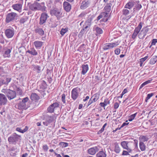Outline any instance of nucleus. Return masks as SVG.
Masks as SVG:
<instances>
[{"mask_svg": "<svg viewBox=\"0 0 157 157\" xmlns=\"http://www.w3.org/2000/svg\"><path fill=\"white\" fill-rule=\"evenodd\" d=\"M121 145L124 149L131 152L134 150L136 147H137L138 141L134 140V142L123 141L121 142Z\"/></svg>", "mask_w": 157, "mask_h": 157, "instance_id": "nucleus-1", "label": "nucleus"}, {"mask_svg": "<svg viewBox=\"0 0 157 157\" xmlns=\"http://www.w3.org/2000/svg\"><path fill=\"white\" fill-rule=\"evenodd\" d=\"M29 100L28 97H25L22 99L19 98L17 101L19 100V103L15 105V107L17 109L20 110H26L29 108L27 105L28 103V101Z\"/></svg>", "mask_w": 157, "mask_h": 157, "instance_id": "nucleus-2", "label": "nucleus"}, {"mask_svg": "<svg viewBox=\"0 0 157 157\" xmlns=\"http://www.w3.org/2000/svg\"><path fill=\"white\" fill-rule=\"evenodd\" d=\"M2 91L6 94L10 100L16 97L15 91L9 89H3Z\"/></svg>", "mask_w": 157, "mask_h": 157, "instance_id": "nucleus-3", "label": "nucleus"}, {"mask_svg": "<svg viewBox=\"0 0 157 157\" xmlns=\"http://www.w3.org/2000/svg\"><path fill=\"white\" fill-rule=\"evenodd\" d=\"M50 14L52 16H55L58 19H60L62 16V12L61 9L54 8L51 10Z\"/></svg>", "mask_w": 157, "mask_h": 157, "instance_id": "nucleus-4", "label": "nucleus"}, {"mask_svg": "<svg viewBox=\"0 0 157 157\" xmlns=\"http://www.w3.org/2000/svg\"><path fill=\"white\" fill-rule=\"evenodd\" d=\"M21 137L20 135H18L16 133H13L11 136L8 138V141L12 143H14L18 141L19 139Z\"/></svg>", "mask_w": 157, "mask_h": 157, "instance_id": "nucleus-5", "label": "nucleus"}, {"mask_svg": "<svg viewBox=\"0 0 157 157\" xmlns=\"http://www.w3.org/2000/svg\"><path fill=\"white\" fill-rule=\"evenodd\" d=\"M80 91V88L77 87L72 89L71 92V97L74 100H75L78 97V91Z\"/></svg>", "mask_w": 157, "mask_h": 157, "instance_id": "nucleus-6", "label": "nucleus"}, {"mask_svg": "<svg viewBox=\"0 0 157 157\" xmlns=\"http://www.w3.org/2000/svg\"><path fill=\"white\" fill-rule=\"evenodd\" d=\"M17 14L15 13L11 12L8 13L6 17V22L9 23L13 20L15 17L17 16Z\"/></svg>", "mask_w": 157, "mask_h": 157, "instance_id": "nucleus-7", "label": "nucleus"}, {"mask_svg": "<svg viewBox=\"0 0 157 157\" xmlns=\"http://www.w3.org/2000/svg\"><path fill=\"white\" fill-rule=\"evenodd\" d=\"M118 45V44L117 43H106L104 44L103 47V49L104 50H107L110 48L115 47Z\"/></svg>", "mask_w": 157, "mask_h": 157, "instance_id": "nucleus-8", "label": "nucleus"}, {"mask_svg": "<svg viewBox=\"0 0 157 157\" xmlns=\"http://www.w3.org/2000/svg\"><path fill=\"white\" fill-rule=\"evenodd\" d=\"M49 17L46 13L44 12L41 13L40 18L39 24L42 25L46 23L47 18Z\"/></svg>", "mask_w": 157, "mask_h": 157, "instance_id": "nucleus-9", "label": "nucleus"}, {"mask_svg": "<svg viewBox=\"0 0 157 157\" xmlns=\"http://www.w3.org/2000/svg\"><path fill=\"white\" fill-rule=\"evenodd\" d=\"M142 27V24L140 22L138 26L136 27L134 30V33L132 36V39H134L136 38L138 33H139L140 29Z\"/></svg>", "mask_w": 157, "mask_h": 157, "instance_id": "nucleus-10", "label": "nucleus"}, {"mask_svg": "<svg viewBox=\"0 0 157 157\" xmlns=\"http://www.w3.org/2000/svg\"><path fill=\"white\" fill-rule=\"evenodd\" d=\"M5 33L8 38H12L14 34V29H7L5 31Z\"/></svg>", "mask_w": 157, "mask_h": 157, "instance_id": "nucleus-11", "label": "nucleus"}, {"mask_svg": "<svg viewBox=\"0 0 157 157\" xmlns=\"http://www.w3.org/2000/svg\"><path fill=\"white\" fill-rule=\"evenodd\" d=\"M138 2H139L136 1L135 0H130L125 5L124 8L130 9L135 5L136 3H138Z\"/></svg>", "mask_w": 157, "mask_h": 157, "instance_id": "nucleus-12", "label": "nucleus"}, {"mask_svg": "<svg viewBox=\"0 0 157 157\" xmlns=\"http://www.w3.org/2000/svg\"><path fill=\"white\" fill-rule=\"evenodd\" d=\"M11 78L7 76L2 77L0 78V82L2 84L7 85L11 81Z\"/></svg>", "mask_w": 157, "mask_h": 157, "instance_id": "nucleus-13", "label": "nucleus"}, {"mask_svg": "<svg viewBox=\"0 0 157 157\" xmlns=\"http://www.w3.org/2000/svg\"><path fill=\"white\" fill-rule=\"evenodd\" d=\"M99 148L98 147L95 146L90 148L87 150V153L90 155H93L98 151L99 150Z\"/></svg>", "mask_w": 157, "mask_h": 157, "instance_id": "nucleus-14", "label": "nucleus"}, {"mask_svg": "<svg viewBox=\"0 0 157 157\" xmlns=\"http://www.w3.org/2000/svg\"><path fill=\"white\" fill-rule=\"evenodd\" d=\"M22 6V3H20L13 4L12 7L14 10L20 12L21 11Z\"/></svg>", "mask_w": 157, "mask_h": 157, "instance_id": "nucleus-15", "label": "nucleus"}, {"mask_svg": "<svg viewBox=\"0 0 157 157\" xmlns=\"http://www.w3.org/2000/svg\"><path fill=\"white\" fill-rule=\"evenodd\" d=\"M7 99L5 95L2 94H0V105H4L6 104Z\"/></svg>", "mask_w": 157, "mask_h": 157, "instance_id": "nucleus-16", "label": "nucleus"}, {"mask_svg": "<svg viewBox=\"0 0 157 157\" xmlns=\"http://www.w3.org/2000/svg\"><path fill=\"white\" fill-rule=\"evenodd\" d=\"M37 10H41L43 12L46 10V7L45 6L44 2H43L40 3L37 2Z\"/></svg>", "mask_w": 157, "mask_h": 157, "instance_id": "nucleus-17", "label": "nucleus"}, {"mask_svg": "<svg viewBox=\"0 0 157 157\" xmlns=\"http://www.w3.org/2000/svg\"><path fill=\"white\" fill-rule=\"evenodd\" d=\"M63 6L64 9L67 12H68L70 10L71 7V4L66 1L64 2Z\"/></svg>", "mask_w": 157, "mask_h": 157, "instance_id": "nucleus-18", "label": "nucleus"}, {"mask_svg": "<svg viewBox=\"0 0 157 157\" xmlns=\"http://www.w3.org/2000/svg\"><path fill=\"white\" fill-rule=\"evenodd\" d=\"M32 67L33 68V69L34 71H36L38 73H40L43 69H42L41 67L39 65H32Z\"/></svg>", "mask_w": 157, "mask_h": 157, "instance_id": "nucleus-19", "label": "nucleus"}, {"mask_svg": "<svg viewBox=\"0 0 157 157\" xmlns=\"http://www.w3.org/2000/svg\"><path fill=\"white\" fill-rule=\"evenodd\" d=\"M46 120H47L48 122L50 124L55 121V118L53 115L50 116L47 115L46 118Z\"/></svg>", "mask_w": 157, "mask_h": 157, "instance_id": "nucleus-20", "label": "nucleus"}, {"mask_svg": "<svg viewBox=\"0 0 157 157\" xmlns=\"http://www.w3.org/2000/svg\"><path fill=\"white\" fill-rule=\"evenodd\" d=\"M90 4V2L87 1L86 0L83 1L80 6V8L81 9L84 10L86 8L88 7Z\"/></svg>", "mask_w": 157, "mask_h": 157, "instance_id": "nucleus-21", "label": "nucleus"}, {"mask_svg": "<svg viewBox=\"0 0 157 157\" xmlns=\"http://www.w3.org/2000/svg\"><path fill=\"white\" fill-rule=\"evenodd\" d=\"M93 30L96 31V36L102 34L103 33V31L102 29L97 26L94 27L93 28Z\"/></svg>", "mask_w": 157, "mask_h": 157, "instance_id": "nucleus-22", "label": "nucleus"}, {"mask_svg": "<svg viewBox=\"0 0 157 157\" xmlns=\"http://www.w3.org/2000/svg\"><path fill=\"white\" fill-rule=\"evenodd\" d=\"M39 84V86L40 89H45L47 88V85L46 82L44 80H42L38 83Z\"/></svg>", "mask_w": 157, "mask_h": 157, "instance_id": "nucleus-23", "label": "nucleus"}, {"mask_svg": "<svg viewBox=\"0 0 157 157\" xmlns=\"http://www.w3.org/2000/svg\"><path fill=\"white\" fill-rule=\"evenodd\" d=\"M82 71L81 74L83 75H85L88 70V65L87 64L82 65Z\"/></svg>", "mask_w": 157, "mask_h": 157, "instance_id": "nucleus-24", "label": "nucleus"}, {"mask_svg": "<svg viewBox=\"0 0 157 157\" xmlns=\"http://www.w3.org/2000/svg\"><path fill=\"white\" fill-rule=\"evenodd\" d=\"M37 2H35L33 4L29 5V8L32 11H36L37 10Z\"/></svg>", "mask_w": 157, "mask_h": 157, "instance_id": "nucleus-25", "label": "nucleus"}, {"mask_svg": "<svg viewBox=\"0 0 157 157\" xmlns=\"http://www.w3.org/2000/svg\"><path fill=\"white\" fill-rule=\"evenodd\" d=\"M43 43V42L39 40L35 41L33 43L35 48H41L42 46Z\"/></svg>", "mask_w": 157, "mask_h": 157, "instance_id": "nucleus-26", "label": "nucleus"}, {"mask_svg": "<svg viewBox=\"0 0 157 157\" xmlns=\"http://www.w3.org/2000/svg\"><path fill=\"white\" fill-rule=\"evenodd\" d=\"M102 14V18H103V20L104 22L107 21L109 18V13L106 12H103L101 13Z\"/></svg>", "mask_w": 157, "mask_h": 157, "instance_id": "nucleus-27", "label": "nucleus"}, {"mask_svg": "<svg viewBox=\"0 0 157 157\" xmlns=\"http://www.w3.org/2000/svg\"><path fill=\"white\" fill-rule=\"evenodd\" d=\"M36 33H38L40 35L42 36L44 34V32L42 29L39 28H36L34 30Z\"/></svg>", "mask_w": 157, "mask_h": 157, "instance_id": "nucleus-28", "label": "nucleus"}, {"mask_svg": "<svg viewBox=\"0 0 157 157\" xmlns=\"http://www.w3.org/2000/svg\"><path fill=\"white\" fill-rule=\"evenodd\" d=\"M136 1L139 2L137 3H136L135 5V6L133 8L134 11L135 10L138 11L140 10L142 8V5L141 4H140V1L139 0H136Z\"/></svg>", "mask_w": 157, "mask_h": 157, "instance_id": "nucleus-29", "label": "nucleus"}, {"mask_svg": "<svg viewBox=\"0 0 157 157\" xmlns=\"http://www.w3.org/2000/svg\"><path fill=\"white\" fill-rule=\"evenodd\" d=\"M27 52L33 56L37 55L38 54L37 52L34 48H32L28 50L27 51Z\"/></svg>", "mask_w": 157, "mask_h": 157, "instance_id": "nucleus-30", "label": "nucleus"}, {"mask_svg": "<svg viewBox=\"0 0 157 157\" xmlns=\"http://www.w3.org/2000/svg\"><path fill=\"white\" fill-rule=\"evenodd\" d=\"M31 99L33 101L37 100L39 99V97L36 94L33 93L31 96Z\"/></svg>", "mask_w": 157, "mask_h": 157, "instance_id": "nucleus-31", "label": "nucleus"}, {"mask_svg": "<svg viewBox=\"0 0 157 157\" xmlns=\"http://www.w3.org/2000/svg\"><path fill=\"white\" fill-rule=\"evenodd\" d=\"M98 157H106V155L105 154V151H101L97 153L96 155Z\"/></svg>", "mask_w": 157, "mask_h": 157, "instance_id": "nucleus-32", "label": "nucleus"}, {"mask_svg": "<svg viewBox=\"0 0 157 157\" xmlns=\"http://www.w3.org/2000/svg\"><path fill=\"white\" fill-rule=\"evenodd\" d=\"M115 148L114 151L116 153H118L121 151V148L120 147L118 143H116L114 144Z\"/></svg>", "mask_w": 157, "mask_h": 157, "instance_id": "nucleus-33", "label": "nucleus"}, {"mask_svg": "<svg viewBox=\"0 0 157 157\" xmlns=\"http://www.w3.org/2000/svg\"><path fill=\"white\" fill-rule=\"evenodd\" d=\"M111 3H107L106 5L105 6L104 8L106 12L109 13L111 9Z\"/></svg>", "mask_w": 157, "mask_h": 157, "instance_id": "nucleus-34", "label": "nucleus"}, {"mask_svg": "<svg viewBox=\"0 0 157 157\" xmlns=\"http://www.w3.org/2000/svg\"><path fill=\"white\" fill-rule=\"evenodd\" d=\"M157 61V56H153L150 59V63L151 64H154Z\"/></svg>", "mask_w": 157, "mask_h": 157, "instance_id": "nucleus-35", "label": "nucleus"}, {"mask_svg": "<svg viewBox=\"0 0 157 157\" xmlns=\"http://www.w3.org/2000/svg\"><path fill=\"white\" fill-rule=\"evenodd\" d=\"M28 128L27 126H26L23 130H22L20 128L17 127L16 128V130L20 132L24 133L27 131Z\"/></svg>", "mask_w": 157, "mask_h": 157, "instance_id": "nucleus-36", "label": "nucleus"}, {"mask_svg": "<svg viewBox=\"0 0 157 157\" xmlns=\"http://www.w3.org/2000/svg\"><path fill=\"white\" fill-rule=\"evenodd\" d=\"M139 146L140 149L141 151H144L145 150L146 146L143 142L140 141L139 143Z\"/></svg>", "mask_w": 157, "mask_h": 157, "instance_id": "nucleus-37", "label": "nucleus"}, {"mask_svg": "<svg viewBox=\"0 0 157 157\" xmlns=\"http://www.w3.org/2000/svg\"><path fill=\"white\" fill-rule=\"evenodd\" d=\"M28 18L27 17H22L20 20L19 22L21 24H24L28 20Z\"/></svg>", "mask_w": 157, "mask_h": 157, "instance_id": "nucleus-38", "label": "nucleus"}, {"mask_svg": "<svg viewBox=\"0 0 157 157\" xmlns=\"http://www.w3.org/2000/svg\"><path fill=\"white\" fill-rule=\"evenodd\" d=\"M68 28H66L65 29L62 28L60 31V34L62 35V36H63L68 31Z\"/></svg>", "mask_w": 157, "mask_h": 157, "instance_id": "nucleus-39", "label": "nucleus"}, {"mask_svg": "<svg viewBox=\"0 0 157 157\" xmlns=\"http://www.w3.org/2000/svg\"><path fill=\"white\" fill-rule=\"evenodd\" d=\"M92 21V18H89L85 21L84 24H85V25H87L90 26L91 25Z\"/></svg>", "mask_w": 157, "mask_h": 157, "instance_id": "nucleus-40", "label": "nucleus"}, {"mask_svg": "<svg viewBox=\"0 0 157 157\" xmlns=\"http://www.w3.org/2000/svg\"><path fill=\"white\" fill-rule=\"evenodd\" d=\"M149 29L147 27H145L143 28L141 31L143 32V35L145 36L146 33L148 32Z\"/></svg>", "mask_w": 157, "mask_h": 157, "instance_id": "nucleus-41", "label": "nucleus"}, {"mask_svg": "<svg viewBox=\"0 0 157 157\" xmlns=\"http://www.w3.org/2000/svg\"><path fill=\"white\" fill-rule=\"evenodd\" d=\"M27 104V105L29 106V108H30V109H32L33 108L34 106H35V104L33 101H31L30 103L28 102V103Z\"/></svg>", "mask_w": 157, "mask_h": 157, "instance_id": "nucleus-42", "label": "nucleus"}, {"mask_svg": "<svg viewBox=\"0 0 157 157\" xmlns=\"http://www.w3.org/2000/svg\"><path fill=\"white\" fill-rule=\"evenodd\" d=\"M140 138L141 139V141L142 142H144L145 141H147L148 140V138L146 137V136H140Z\"/></svg>", "mask_w": 157, "mask_h": 157, "instance_id": "nucleus-43", "label": "nucleus"}, {"mask_svg": "<svg viewBox=\"0 0 157 157\" xmlns=\"http://www.w3.org/2000/svg\"><path fill=\"white\" fill-rule=\"evenodd\" d=\"M66 98V95L65 94H63L62 95V98H61V100L62 101L63 103L64 104H66V101L65 100Z\"/></svg>", "mask_w": 157, "mask_h": 157, "instance_id": "nucleus-44", "label": "nucleus"}, {"mask_svg": "<svg viewBox=\"0 0 157 157\" xmlns=\"http://www.w3.org/2000/svg\"><path fill=\"white\" fill-rule=\"evenodd\" d=\"M47 110L48 112L50 113H52L54 112V109L51 105L48 107Z\"/></svg>", "mask_w": 157, "mask_h": 157, "instance_id": "nucleus-45", "label": "nucleus"}, {"mask_svg": "<svg viewBox=\"0 0 157 157\" xmlns=\"http://www.w3.org/2000/svg\"><path fill=\"white\" fill-rule=\"evenodd\" d=\"M136 114L137 113H136L133 114L132 115L130 116H129L128 118V121H132L134 119Z\"/></svg>", "mask_w": 157, "mask_h": 157, "instance_id": "nucleus-46", "label": "nucleus"}, {"mask_svg": "<svg viewBox=\"0 0 157 157\" xmlns=\"http://www.w3.org/2000/svg\"><path fill=\"white\" fill-rule=\"evenodd\" d=\"M151 82V80H149L143 83L140 86V89L142 88L143 86L150 83Z\"/></svg>", "mask_w": 157, "mask_h": 157, "instance_id": "nucleus-47", "label": "nucleus"}, {"mask_svg": "<svg viewBox=\"0 0 157 157\" xmlns=\"http://www.w3.org/2000/svg\"><path fill=\"white\" fill-rule=\"evenodd\" d=\"M153 93H151V94H148L147 95V97L145 99V101L146 102H147V100L149 99L153 95Z\"/></svg>", "mask_w": 157, "mask_h": 157, "instance_id": "nucleus-48", "label": "nucleus"}, {"mask_svg": "<svg viewBox=\"0 0 157 157\" xmlns=\"http://www.w3.org/2000/svg\"><path fill=\"white\" fill-rule=\"evenodd\" d=\"M129 11L127 9H124L122 10V13L123 15H127L129 13Z\"/></svg>", "mask_w": 157, "mask_h": 157, "instance_id": "nucleus-49", "label": "nucleus"}, {"mask_svg": "<svg viewBox=\"0 0 157 157\" xmlns=\"http://www.w3.org/2000/svg\"><path fill=\"white\" fill-rule=\"evenodd\" d=\"M91 98L92 99V100L94 102L97 101L98 99V97L96 95H94L92 96Z\"/></svg>", "mask_w": 157, "mask_h": 157, "instance_id": "nucleus-50", "label": "nucleus"}, {"mask_svg": "<svg viewBox=\"0 0 157 157\" xmlns=\"http://www.w3.org/2000/svg\"><path fill=\"white\" fill-rule=\"evenodd\" d=\"M59 144L62 147H66L68 146V144L67 143L61 142L59 143Z\"/></svg>", "mask_w": 157, "mask_h": 157, "instance_id": "nucleus-51", "label": "nucleus"}, {"mask_svg": "<svg viewBox=\"0 0 157 157\" xmlns=\"http://www.w3.org/2000/svg\"><path fill=\"white\" fill-rule=\"evenodd\" d=\"M51 106L53 107V108L54 109L58 107H59V104L57 102H56L54 103L52 105H51Z\"/></svg>", "mask_w": 157, "mask_h": 157, "instance_id": "nucleus-52", "label": "nucleus"}, {"mask_svg": "<svg viewBox=\"0 0 157 157\" xmlns=\"http://www.w3.org/2000/svg\"><path fill=\"white\" fill-rule=\"evenodd\" d=\"M133 151H132L131 152H129V151L127 150V151H123L122 152V155H129V153H131Z\"/></svg>", "mask_w": 157, "mask_h": 157, "instance_id": "nucleus-53", "label": "nucleus"}, {"mask_svg": "<svg viewBox=\"0 0 157 157\" xmlns=\"http://www.w3.org/2000/svg\"><path fill=\"white\" fill-rule=\"evenodd\" d=\"M156 43H157V39H153L151 41V45L150 46V48H151L152 45H155Z\"/></svg>", "mask_w": 157, "mask_h": 157, "instance_id": "nucleus-54", "label": "nucleus"}, {"mask_svg": "<svg viewBox=\"0 0 157 157\" xmlns=\"http://www.w3.org/2000/svg\"><path fill=\"white\" fill-rule=\"evenodd\" d=\"M120 52V49L119 48H117L115 50V53L117 55H118Z\"/></svg>", "mask_w": 157, "mask_h": 157, "instance_id": "nucleus-55", "label": "nucleus"}, {"mask_svg": "<svg viewBox=\"0 0 157 157\" xmlns=\"http://www.w3.org/2000/svg\"><path fill=\"white\" fill-rule=\"evenodd\" d=\"M16 90L17 93L19 95H21L22 94V91L20 88H17Z\"/></svg>", "mask_w": 157, "mask_h": 157, "instance_id": "nucleus-56", "label": "nucleus"}, {"mask_svg": "<svg viewBox=\"0 0 157 157\" xmlns=\"http://www.w3.org/2000/svg\"><path fill=\"white\" fill-rule=\"evenodd\" d=\"M43 148L44 151H46L48 150V147L47 145H45L43 146Z\"/></svg>", "mask_w": 157, "mask_h": 157, "instance_id": "nucleus-57", "label": "nucleus"}, {"mask_svg": "<svg viewBox=\"0 0 157 157\" xmlns=\"http://www.w3.org/2000/svg\"><path fill=\"white\" fill-rule=\"evenodd\" d=\"M148 56H146L144 58L141 59L140 60V62H144L148 58Z\"/></svg>", "mask_w": 157, "mask_h": 157, "instance_id": "nucleus-58", "label": "nucleus"}, {"mask_svg": "<svg viewBox=\"0 0 157 157\" xmlns=\"http://www.w3.org/2000/svg\"><path fill=\"white\" fill-rule=\"evenodd\" d=\"M104 102L105 106H106L107 104L110 103L109 101L108 100V99H105Z\"/></svg>", "mask_w": 157, "mask_h": 157, "instance_id": "nucleus-59", "label": "nucleus"}, {"mask_svg": "<svg viewBox=\"0 0 157 157\" xmlns=\"http://www.w3.org/2000/svg\"><path fill=\"white\" fill-rule=\"evenodd\" d=\"M104 129L103 128H101L97 132L98 134H100L104 130Z\"/></svg>", "mask_w": 157, "mask_h": 157, "instance_id": "nucleus-60", "label": "nucleus"}, {"mask_svg": "<svg viewBox=\"0 0 157 157\" xmlns=\"http://www.w3.org/2000/svg\"><path fill=\"white\" fill-rule=\"evenodd\" d=\"M86 14L85 12L82 13L80 14L79 15V17H84Z\"/></svg>", "mask_w": 157, "mask_h": 157, "instance_id": "nucleus-61", "label": "nucleus"}, {"mask_svg": "<svg viewBox=\"0 0 157 157\" xmlns=\"http://www.w3.org/2000/svg\"><path fill=\"white\" fill-rule=\"evenodd\" d=\"M90 27V26H89L85 25V24H84L82 28L84 29V30L86 29L88 30V28H89Z\"/></svg>", "mask_w": 157, "mask_h": 157, "instance_id": "nucleus-62", "label": "nucleus"}, {"mask_svg": "<svg viewBox=\"0 0 157 157\" xmlns=\"http://www.w3.org/2000/svg\"><path fill=\"white\" fill-rule=\"evenodd\" d=\"M10 52H11L10 50V49H8L5 51V54L6 55H8L9 54H10Z\"/></svg>", "mask_w": 157, "mask_h": 157, "instance_id": "nucleus-63", "label": "nucleus"}, {"mask_svg": "<svg viewBox=\"0 0 157 157\" xmlns=\"http://www.w3.org/2000/svg\"><path fill=\"white\" fill-rule=\"evenodd\" d=\"M119 104L117 102H116L114 105V108L115 109H117L119 107Z\"/></svg>", "mask_w": 157, "mask_h": 157, "instance_id": "nucleus-64", "label": "nucleus"}]
</instances>
